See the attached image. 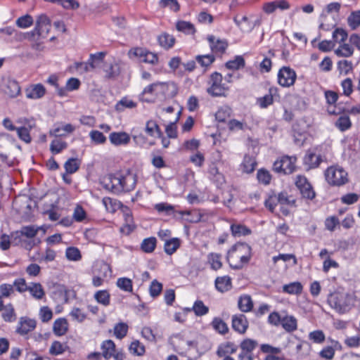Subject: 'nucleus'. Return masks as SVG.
Returning <instances> with one entry per match:
<instances>
[{
    "instance_id": "4c0bfd02",
    "label": "nucleus",
    "mask_w": 360,
    "mask_h": 360,
    "mask_svg": "<svg viewBox=\"0 0 360 360\" xmlns=\"http://www.w3.org/2000/svg\"><path fill=\"white\" fill-rule=\"evenodd\" d=\"M146 131L151 136H154L155 133L157 134L158 137H161L162 136V132L161 131L159 126L156 122L153 120H149L146 122Z\"/></svg>"
},
{
    "instance_id": "09e8293b",
    "label": "nucleus",
    "mask_w": 360,
    "mask_h": 360,
    "mask_svg": "<svg viewBox=\"0 0 360 360\" xmlns=\"http://www.w3.org/2000/svg\"><path fill=\"white\" fill-rule=\"evenodd\" d=\"M64 167L67 173L73 174L79 168V161L77 158H70L65 162Z\"/></svg>"
},
{
    "instance_id": "c756f323",
    "label": "nucleus",
    "mask_w": 360,
    "mask_h": 360,
    "mask_svg": "<svg viewBox=\"0 0 360 360\" xmlns=\"http://www.w3.org/2000/svg\"><path fill=\"white\" fill-rule=\"evenodd\" d=\"M180 246V240L177 238H174L167 240L165 243L164 250L167 255H172Z\"/></svg>"
},
{
    "instance_id": "6ab92c4d",
    "label": "nucleus",
    "mask_w": 360,
    "mask_h": 360,
    "mask_svg": "<svg viewBox=\"0 0 360 360\" xmlns=\"http://www.w3.org/2000/svg\"><path fill=\"white\" fill-rule=\"evenodd\" d=\"M158 85L159 82H155L146 86L141 94L139 95L140 101L146 103H151L153 100L147 97L148 94H153L155 93L158 95Z\"/></svg>"
},
{
    "instance_id": "dca6fc26",
    "label": "nucleus",
    "mask_w": 360,
    "mask_h": 360,
    "mask_svg": "<svg viewBox=\"0 0 360 360\" xmlns=\"http://www.w3.org/2000/svg\"><path fill=\"white\" fill-rule=\"evenodd\" d=\"M109 139L115 146L126 145L130 141V136L124 131L112 132L110 134Z\"/></svg>"
},
{
    "instance_id": "2eb2a0df",
    "label": "nucleus",
    "mask_w": 360,
    "mask_h": 360,
    "mask_svg": "<svg viewBox=\"0 0 360 360\" xmlns=\"http://www.w3.org/2000/svg\"><path fill=\"white\" fill-rule=\"evenodd\" d=\"M207 39L212 52L221 55L225 52L228 46V43L226 40L216 39L215 37L213 35L207 36Z\"/></svg>"
},
{
    "instance_id": "6e6552de",
    "label": "nucleus",
    "mask_w": 360,
    "mask_h": 360,
    "mask_svg": "<svg viewBox=\"0 0 360 360\" xmlns=\"http://www.w3.org/2000/svg\"><path fill=\"white\" fill-rule=\"evenodd\" d=\"M37 326V321L28 316H21L16 326L15 333L24 336L33 331Z\"/></svg>"
},
{
    "instance_id": "8fccbe9b",
    "label": "nucleus",
    "mask_w": 360,
    "mask_h": 360,
    "mask_svg": "<svg viewBox=\"0 0 360 360\" xmlns=\"http://www.w3.org/2000/svg\"><path fill=\"white\" fill-rule=\"evenodd\" d=\"M117 286L125 291V292H132L133 286H132V281L128 278H120L117 281Z\"/></svg>"
},
{
    "instance_id": "20e7f679",
    "label": "nucleus",
    "mask_w": 360,
    "mask_h": 360,
    "mask_svg": "<svg viewBox=\"0 0 360 360\" xmlns=\"http://www.w3.org/2000/svg\"><path fill=\"white\" fill-rule=\"evenodd\" d=\"M222 79L223 77L220 73L214 72L211 74L208 81L209 87L207 92L212 96H224L226 92L229 90V87L221 83Z\"/></svg>"
},
{
    "instance_id": "39448f33",
    "label": "nucleus",
    "mask_w": 360,
    "mask_h": 360,
    "mask_svg": "<svg viewBox=\"0 0 360 360\" xmlns=\"http://www.w3.org/2000/svg\"><path fill=\"white\" fill-rule=\"evenodd\" d=\"M328 302L331 307L339 312L345 311L349 305L348 295L340 292L330 293L328 297Z\"/></svg>"
},
{
    "instance_id": "a19ab883",
    "label": "nucleus",
    "mask_w": 360,
    "mask_h": 360,
    "mask_svg": "<svg viewBox=\"0 0 360 360\" xmlns=\"http://www.w3.org/2000/svg\"><path fill=\"white\" fill-rule=\"evenodd\" d=\"M257 345L258 343L256 340L249 338L245 339L240 343V353L252 352Z\"/></svg>"
},
{
    "instance_id": "680f3d73",
    "label": "nucleus",
    "mask_w": 360,
    "mask_h": 360,
    "mask_svg": "<svg viewBox=\"0 0 360 360\" xmlns=\"http://www.w3.org/2000/svg\"><path fill=\"white\" fill-rule=\"evenodd\" d=\"M159 6L161 8L169 7L174 12H177L180 8V6L177 0H160L159 1Z\"/></svg>"
},
{
    "instance_id": "f03ea898",
    "label": "nucleus",
    "mask_w": 360,
    "mask_h": 360,
    "mask_svg": "<svg viewBox=\"0 0 360 360\" xmlns=\"http://www.w3.org/2000/svg\"><path fill=\"white\" fill-rule=\"evenodd\" d=\"M51 27V20L45 14L39 15L36 20L34 29L27 34V38L30 40L37 41L39 38L47 37Z\"/></svg>"
},
{
    "instance_id": "f3484780",
    "label": "nucleus",
    "mask_w": 360,
    "mask_h": 360,
    "mask_svg": "<svg viewBox=\"0 0 360 360\" xmlns=\"http://www.w3.org/2000/svg\"><path fill=\"white\" fill-rule=\"evenodd\" d=\"M237 346L232 342H224L219 345L217 354L219 357L230 356V354L235 353L237 351Z\"/></svg>"
},
{
    "instance_id": "cd10ccee",
    "label": "nucleus",
    "mask_w": 360,
    "mask_h": 360,
    "mask_svg": "<svg viewBox=\"0 0 360 360\" xmlns=\"http://www.w3.org/2000/svg\"><path fill=\"white\" fill-rule=\"evenodd\" d=\"M211 325L217 332L221 335L226 334L229 332L227 324L219 317L214 318Z\"/></svg>"
},
{
    "instance_id": "e433bc0d",
    "label": "nucleus",
    "mask_w": 360,
    "mask_h": 360,
    "mask_svg": "<svg viewBox=\"0 0 360 360\" xmlns=\"http://www.w3.org/2000/svg\"><path fill=\"white\" fill-rule=\"evenodd\" d=\"M157 240L155 237L145 238L141 245V250L144 252L150 253L154 251L156 247Z\"/></svg>"
},
{
    "instance_id": "9b49d317",
    "label": "nucleus",
    "mask_w": 360,
    "mask_h": 360,
    "mask_svg": "<svg viewBox=\"0 0 360 360\" xmlns=\"http://www.w3.org/2000/svg\"><path fill=\"white\" fill-rule=\"evenodd\" d=\"M177 93L178 87L174 82H159L158 94H160L165 98H173Z\"/></svg>"
},
{
    "instance_id": "f257e3e1",
    "label": "nucleus",
    "mask_w": 360,
    "mask_h": 360,
    "mask_svg": "<svg viewBox=\"0 0 360 360\" xmlns=\"http://www.w3.org/2000/svg\"><path fill=\"white\" fill-rule=\"evenodd\" d=\"M252 257L251 247L245 243H237L228 251L226 260L233 269H240Z\"/></svg>"
},
{
    "instance_id": "79ce46f5",
    "label": "nucleus",
    "mask_w": 360,
    "mask_h": 360,
    "mask_svg": "<svg viewBox=\"0 0 360 360\" xmlns=\"http://www.w3.org/2000/svg\"><path fill=\"white\" fill-rule=\"evenodd\" d=\"M256 164V161L252 157L245 155L242 163L243 172L246 173L252 172L255 170Z\"/></svg>"
},
{
    "instance_id": "052dcab7",
    "label": "nucleus",
    "mask_w": 360,
    "mask_h": 360,
    "mask_svg": "<svg viewBox=\"0 0 360 360\" xmlns=\"http://www.w3.org/2000/svg\"><path fill=\"white\" fill-rule=\"evenodd\" d=\"M39 316L41 321L46 323L52 319L53 311L49 307L44 306L40 308Z\"/></svg>"
},
{
    "instance_id": "b1692460",
    "label": "nucleus",
    "mask_w": 360,
    "mask_h": 360,
    "mask_svg": "<svg viewBox=\"0 0 360 360\" xmlns=\"http://www.w3.org/2000/svg\"><path fill=\"white\" fill-rule=\"evenodd\" d=\"M238 305L240 310L243 312H248L251 311L253 307V302L251 297L248 295L240 296L238 300Z\"/></svg>"
},
{
    "instance_id": "a18cd8bd",
    "label": "nucleus",
    "mask_w": 360,
    "mask_h": 360,
    "mask_svg": "<svg viewBox=\"0 0 360 360\" xmlns=\"http://www.w3.org/2000/svg\"><path fill=\"white\" fill-rule=\"evenodd\" d=\"M225 65L230 70H238L245 66V60L241 56H237L234 60L228 61Z\"/></svg>"
},
{
    "instance_id": "58836bf2",
    "label": "nucleus",
    "mask_w": 360,
    "mask_h": 360,
    "mask_svg": "<svg viewBox=\"0 0 360 360\" xmlns=\"http://www.w3.org/2000/svg\"><path fill=\"white\" fill-rule=\"evenodd\" d=\"M102 202L106 210L111 213L115 212L120 205V202L109 197L103 198Z\"/></svg>"
},
{
    "instance_id": "4468645a",
    "label": "nucleus",
    "mask_w": 360,
    "mask_h": 360,
    "mask_svg": "<svg viewBox=\"0 0 360 360\" xmlns=\"http://www.w3.org/2000/svg\"><path fill=\"white\" fill-rule=\"evenodd\" d=\"M283 329L288 333H292L297 329V320L292 315L287 314L285 311H282L281 323Z\"/></svg>"
},
{
    "instance_id": "4d7b16f0",
    "label": "nucleus",
    "mask_w": 360,
    "mask_h": 360,
    "mask_svg": "<svg viewBox=\"0 0 360 360\" xmlns=\"http://www.w3.org/2000/svg\"><path fill=\"white\" fill-rule=\"evenodd\" d=\"M195 59L202 67H208L214 61L215 58L212 54H207L197 56Z\"/></svg>"
},
{
    "instance_id": "0e129e2a",
    "label": "nucleus",
    "mask_w": 360,
    "mask_h": 360,
    "mask_svg": "<svg viewBox=\"0 0 360 360\" xmlns=\"http://www.w3.org/2000/svg\"><path fill=\"white\" fill-rule=\"evenodd\" d=\"M33 24L32 17L30 15H25L20 17L16 20V25L20 28H27Z\"/></svg>"
},
{
    "instance_id": "6e6d98bb",
    "label": "nucleus",
    "mask_w": 360,
    "mask_h": 360,
    "mask_svg": "<svg viewBox=\"0 0 360 360\" xmlns=\"http://www.w3.org/2000/svg\"><path fill=\"white\" fill-rule=\"evenodd\" d=\"M136 103L127 98H123L116 105L115 108L117 111H123L125 108H134Z\"/></svg>"
},
{
    "instance_id": "4be33fe9",
    "label": "nucleus",
    "mask_w": 360,
    "mask_h": 360,
    "mask_svg": "<svg viewBox=\"0 0 360 360\" xmlns=\"http://www.w3.org/2000/svg\"><path fill=\"white\" fill-rule=\"evenodd\" d=\"M102 355L105 359L112 357L115 352V345L111 340H105L101 345Z\"/></svg>"
},
{
    "instance_id": "338daca9",
    "label": "nucleus",
    "mask_w": 360,
    "mask_h": 360,
    "mask_svg": "<svg viewBox=\"0 0 360 360\" xmlns=\"http://www.w3.org/2000/svg\"><path fill=\"white\" fill-rule=\"evenodd\" d=\"M162 290V285L157 280H153L149 288L150 295L153 297L158 296Z\"/></svg>"
},
{
    "instance_id": "a211bd4d",
    "label": "nucleus",
    "mask_w": 360,
    "mask_h": 360,
    "mask_svg": "<svg viewBox=\"0 0 360 360\" xmlns=\"http://www.w3.org/2000/svg\"><path fill=\"white\" fill-rule=\"evenodd\" d=\"M215 287L221 292H225L232 288L231 278L229 276L217 277L215 279Z\"/></svg>"
},
{
    "instance_id": "3c124183",
    "label": "nucleus",
    "mask_w": 360,
    "mask_h": 360,
    "mask_svg": "<svg viewBox=\"0 0 360 360\" xmlns=\"http://www.w3.org/2000/svg\"><path fill=\"white\" fill-rule=\"evenodd\" d=\"M68 147V143L65 141H62L58 139L52 141L50 145V150L53 154H58L63 150Z\"/></svg>"
},
{
    "instance_id": "69168bd1",
    "label": "nucleus",
    "mask_w": 360,
    "mask_h": 360,
    "mask_svg": "<svg viewBox=\"0 0 360 360\" xmlns=\"http://www.w3.org/2000/svg\"><path fill=\"white\" fill-rule=\"evenodd\" d=\"M300 192L304 198L312 200L315 198L316 193L310 184L300 188Z\"/></svg>"
},
{
    "instance_id": "bf43d9fd",
    "label": "nucleus",
    "mask_w": 360,
    "mask_h": 360,
    "mask_svg": "<svg viewBox=\"0 0 360 360\" xmlns=\"http://www.w3.org/2000/svg\"><path fill=\"white\" fill-rule=\"evenodd\" d=\"M128 326L126 323H120L114 328V334L118 339H122L127 333Z\"/></svg>"
},
{
    "instance_id": "37998d69",
    "label": "nucleus",
    "mask_w": 360,
    "mask_h": 360,
    "mask_svg": "<svg viewBox=\"0 0 360 360\" xmlns=\"http://www.w3.org/2000/svg\"><path fill=\"white\" fill-rule=\"evenodd\" d=\"M276 201L281 205H288L293 207L295 205V200L289 197L286 193L281 192L277 196L276 195Z\"/></svg>"
},
{
    "instance_id": "2f4dec72",
    "label": "nucleus",
    "mask_w": 360,
    "mask_h": 360,
    "mask_svg": "<svg viewBox=\"0 0 360 360\" xmlns=\"http://www.w3.org/2000/svg\"><path fill=\"white\" fill-rule=\"evenodd\" d=\"M94 297L97 302L105 307L110 304V295L108 291L105 290L97 291Z\"/></svg>"
},
{
    "instance_id": "7c9ffc66",
    "label": "nucleus",
    "mask_w": 360,
    "mask_h": 360,
    "mask_svg": "<svg viewBox=\"0 0 360 360\" xmlns=\"http://www.w3.org/2000/svg\"><path fill=\"white\" fill-rule=\"evenodd\" d=\"M176 30L186 34H193L195 32L194 25L190 22L180 20L176 22Z\"/></svg>"
},
{
    "instance_id": "7ed1b4c3",
    "label": "nucleus",
    "mask_w": 360,
    "mask_h": 360,
    "mask_svg": "<svg viewBox=\"0 0 360 360\" xmlns=\"http://www.w3.org/2000/svg\"><path fill=\"white\" fill-rule=\"evenodd\" d=\"M327 182L331 186H340L348 181L347 172L339 166H331L325 172Z\"/></svg>"
},
{
    "instance_id": "aec40b11",
    "label": "nucleus",
    "mask_w": 360,
    "mask_h": 360,
    "mask_svg": "<svg viewBox=\"0 0 360 360\" xmlns=\"http://www.w3.org/2000/svg\"><path fill=\"white\" fill-rule=\"evenodd\" d=\"M321 162V155L314 153L308 152L304 158V163L309 169L317 167Z\"/></svg>"
},
{
    "instance_id": "5701e85b",
    "label": "nucleus",
    "mask_w": 360,
    "mask_h": 360,
    "mask_svg": "<svg viewBox=\"0 0 360 360\" xmlns=\"http://www.w3.org/2000/svg\"><path fill=\"white\" fill-rule=\"evenodd\" d=\"M103 70L105 73V77L110 79H115L120 72V65L117 63L106 64Z\"/></svg>"
},
{
    "instance_id": "0eeeda50",
    "label": "nucleus",
    "mask_w": 360,
    "mask_h": 360,
    "mask_svg": "<svg viewBox=\"0 0 360 360\" xmlns=\"http://www.w3.org/2000/svg\"><path fill=\"white\" fill-rule=\"evenodd\" d=\"M297 75L295 72L289 67H283L278 72V80L280 85L289 87L294 84Z\"/></svg>"
},
{
    "instance_id": "393cba45",
    "label": "nucleus",
    "mask_w": 360,
    "mask_h": 360,
    "mask_svg": "<svg viewBox=\"0 0 360 360\" xmlns=\"http://www.w3.org/2000/svg\"><path fill=\"white\" fill-rule=\"evenodd\" d=\"M27 290L36 300H41L45 295V292L39 283H32Z\"/></svg>"
},
{
    "instance_id": "bb28decb",
    "label": "nucleus",
    "mask_w": 360,
    "mask_h": 360,
    "mask_svg": "<svg viewBox=\"0 0 360 360\" xmlns=\"http://www.w3.org/2000/svg\"><path fill=\"white\" fill-rule=\"evenodd\" d=\"M335 126L340 131H345L352 127V122L348 115H341L335 122Z\"/></svg>"
},
{
    "instance_id": "864d4df0",
    "label": "nucleus",
    "mask_w": 360,
    "mask_h": 360,
    "mask_svg": "<svg viewBox=\"0 0 360 360\" xmlns=\"http://www.w3.org/2000/svg\"><path fill=\"white\" fill-rule=\"evenodd\" d=\"M31 129L27 127H20L16 129V131L19 139L27 143L31 142V136L30 134V131Z\"/></svg>"
},
{
    "instance_id": "a878e982",
    "label": "nucleus",
    "mask_w": 360,
    "mask_h": 360,
    "mask_svg": "<svg viewBox=\"0 0 360 360\" xmlns=\"http://www.w3.org/2000/svg\"><path fill=\"white\" fill-rule=\"evenodd\" d=\"M302 289V285L300 282H292L283 286V292L290 295H299Z\"/></svg>"
},
{
    "instance_id": "5fc2aeb1",
    "label": "nucleus",
    "mask_w": 360,
    "mask_h": 360,
    "mask_svg": "<svg viewBox=\"0 0 360 360\" xmlns=\"http://www.w3.org/2000/svg\"><path fill=\"white\" fill-rule=\"evenodd\" d=\"M208 261L211 264L212 269L214 270H218L222 266V263L221 262V255L219 254L210 253L208 255Z\"/></svg>"
},
{
    "instance_id": "72a5a7b5",
    "label": "nucleus",
    "mask_w": 360,
    "mask_h": 360,
    "mask_svg": "<svg viewBox=\"0 0 360 360\" xmlns=\"http://www.w3.org/2000/svg\"><path fill=\"white\" fill-rule=\"evenodd\" d=\"M295 158L285 156L282 158L283 172L284 174H291L295 170Z\"/></svg>"
},
{
    "instance_id": "ddd939ff",
    "label": "nucleus",
    "mask_w": 360,
    "mask_h": 360,
    "mask_svg": "<svg viewBox=\"0 0 360 360\" xmlns=\"http://www.w3.org/2000/svg\"><path fill=\"white\" fill-rule=\"evenodd\" d=\"M248 328V321L243 314L232 316V328L238 333L243 334Z\"/></svg>"
},
{
    "instance_id": "c85d7f7f",
    "label": "nucleus",
    "mask_w": 360,
    "mask_h": 360,
    "mask_svg": "<svg viewBox=\"0 0 360 360\" xmlns=\"http://www.w3.org/2000/svg\"><path fill=\"white\" fill-rule=\"evenodd\" d=\"M148 50L142 47H136L129 51V56L130 58L135 57L139 59L141 62L146 63V55Z\"/></svg>"
},
{
    "instance_id": "412c9836",
    "label": "nucleus",
    "mask_w": 360,
    "mask_h": 360,
    "mask_svg": "<svg viewBox=\"0 0 360 360\" xmlns=\"http://www.w3.org/2000/svg\"><path fill=\"white\" fill-rule=\"evenodd\" d=\"M68 323L67 320L64 318H59L53 323V330L56 335H63L68 331Z\"/></svg>"
},
{
    "instance_id": "1a4fd4ad",
    "label": "nucleus",
    "mask_w": 360,
    "mask_h": 360,
    "mask_svg": "<svg viewBox=\"0 0 360 360\" xmlns=\"http://www.w3.org/2000/svg\"><path fill=\"white\" fill-rule=\"evenodd\" d=\"M119 180H120L121 193L129 192L134 189L136 184V175L127 172L123 176H119Z\"/></svg>"
},
{
    "instance_id": "c9c22d12",
    "label": "nucleus",
    "mask_w": 360,
    "mask_h": 360,
    "mask_svg": "<svg viewBox=\"0 0 360 360\" xmlns=\"http://www.w3.org/2000/svg\"><path fill=\"white\" fill-rule=\"evenodd\" d=\"M174 41V37L167 33H163L158 37L160 45L165 49H169L173 46Z\"/></svg>"
},
{
    "instance_id": "f8f14e48",
    "label": "nucleus",
    "mask_w": 360,
    "mask_h": 360,
    "mask_svg": "<svg viewBox=\"0 0 360 360\" xmlns=\"http://www.w3.org/2000/svg\"><path fill=\"white\" fill-rule=\"evenodd\" d=\"M2 88L4 93L10 98H15L20 94V86L14 79L6 80Z\"/></svg>"
},
{
    "instance_id": "e2e57ef3",
    "label": "nucleus",
    "mask_w": 360,
    "mask_h": 360,
    "mask_svg": "<svg viewBox=\"0 0 360 360\" xmlns=\"http://www.w3.org/2000/svg\"><path fill=\"white\" fill-rule=\"evenodd\" d=\"M124 217L125 220V228L128 229L127 233H129L136 228L131 212L127 210L126 212H124Z\"/></svg>"
},
{
    "instance_id": "603ef678",
    "label": "nucleus",
    "mask_w": 360,
    "mask_h": 360,
    "mask_svg": "<svg viewBox=\"0 0 360 360\" xmlns=\"http://www.w3.org/2000/svg\"><path fill=\"white\" fill-rule=\"evenodd\" d=\"M347 37V31L342 28L338 27L333 32V39L339 44L345 42Z\"/></svg>"
},
{
    "instance_id": "49530a36",
    "label": "nucleus",
    "mask_w": 360,
    "mask_h": 360,
    "mask_svg": "<svg viewBox=\"0 0 360 360\" xmlns=\"http://www.w3.org/2000/svg\"><path fill=\"white\" fill-rule=\"evenodd\" d=\"M349 26L352 30L360 26V11L352 12L347 18Z\"/></svg>"
},
{
    "instance_id": "de8ad7c7",
    "label": "nucleus",
    "mask_w": 360,
    "mask_h": 360,
    "mask_svg": "<svg viewBox=\"0 0 360 360\" xmlns=\"http://www.w3.org/2000/svg\"><path fill=\"white\" fill-rule=\"evenodd\" d=\"M68 348L65 344H63L58 341H54L49 349V353L52 355H59L64 353Z\"/></svg>"
},
{
    "instance_id": "f704fd0d",
    "label": "nucleus",
    "mask_w": 360,
    "mask_h": 360,
    "mask_svg": "<svg viewBox=\"0 0 360 360\" xmlns=\"http://www.w3.org/2000/svg\"><path fill=\"white\" fill-rule=\"evenodd\" d=\"M4 312L1 316L3 319L6 322H13L16 319L15 309L11 304H8L3 309Z\"/></svg>"
},
{
    "instance_id": "423d86ee",
    "label": "nucleus",
    "mask_w": 360,
    "mask_h": 360,
    "mask_svg": "<svg viewBox=\"0 0 360 360\" xmlns=\"http://www.w3.org/2000/svg\"><path fill=\"white\" fill-rule=\"evenodd\" d=\"M120 182L119 176L112 174H107L101 179L103 188L115 194L121 193Z\"/></svg>"
},
{
    "instance_id": "c03bdc74",
    "label": "nucleus",
    "mask_w": 360,
    "mask_h": 360,
    "mask_svg": "<svg viewBox=\"0 0 360 360\" xmlns=\"http://www.w3.org/2000/svg\"><path fill=\"white\" fill-rule=\"evenodd\" d=\"M192 309L198 316L205 315L209 311V308L205 306L202 301L197 300L194 302Z\"/></svg>"
},
{
    "instance_id": "9d476101",
    "label": "nucleus",
    "mask_w": 360,
    "mask_h": 360,
    "mask_svg": "<svg viewBox=\"0 0 360 360\" xmlns=\"http://www.w3.org/2000/svg\"><path fill=\"white\" fill-rule=\"evenodd\" d=\"M46 88L41 84L30 85L25 90L26 97L29 99H39L46 94Z\"/></svg>"
},
{
    "instance_id": "473e14b6",
    "label": "nucleus",
    "mask_w": 360,
    "mask_h": 360,
    "mask_svg": "<svg viewBox=\"0 0 360 360\" xmlns=\"http://www.w3.org/2000/svg\"><path fill=\"white\" fill-rule=\"evenodd\" d=\"M335 53L339 57H350L354 53V49L349 44L343 42L335 50Z\"/></svg>"
},
{
    "instance_id": "774afa93",
    "label": "nucleus",
    "mask_w": 360,
    "mask_h": 360,
    "mask_svg": "<svg viewBox=\"0 0 360 360\" xmlns=\"http://www.w3.org/2000/svg\"><path fill=\"white\" fill-rule=\"evenodd\" d=\"M308 127V124L307 122L301 119L297 120L292 125V130L297 133L298 134L301 135L303 133H304Z\"/></svg>"
},
{
    "instance_id": "13d9d810",
    "label": "nucleus",
    "mask_w": 360,
    "mask_h": 360,
    "mask_svg": "<svg viewBox=\"0 0 360 360\" xmlns=\"http://www.w3.org/2000/svg\"><path fill=\"white\" fill-rule=\"evenodd\" d=\"M66 257L69 260L78 261L81 259L82 255L78 248L75 247L68 248L65 252Z\"/></svg>"
},
{
    "instance_id": "ea45409f",
    "label": "nucleus",
    "mask_w": 360,
    "mask_h": 360,
    "mask_svg": "<svg viewBox=\"0 0 360 360\" xmlns=\"http://www.w3.org/2000/svg\"><path fill=\"white\" fill-rule=\"evenodd\" d=\"M231 230L233 236H247L251 233V230L250 229L241 224H232L231 226Z\"/></svg>"
}]
</instances>
